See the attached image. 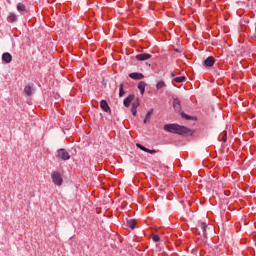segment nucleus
I'll use <instances>...</instances> for the list:
<instances>
[{"label":"nucleus","mask_w":256,"mask_h":256,"mask_svg":"<svg viewBox=\"0 0 256 256\" xmlns=\"http://www.w3.org/2000/svg\"><path fill=\"white\" fill-rule=\"evenodd\" d=\"M139 99H137L136 101H134L133 103H132V108L133 109H137V107H139Z\"/></svg>","instance_id":"a878e982"},{"label":"nucleus","mask_w":256,"mask_h":256,"mask_svg":"<svg viewBox=\"0 0 256 256\" xmlns=\"http://www.w3.org/2000/svg\"><path fill=\"white\" fill-rule=\"evenodd\" d=\"M136 147L138 148V149H140L141 151H144L145 153H147V147H145V146H143L142 144H139V143H137L136 144Z\"/></svg>","instance_id":"b1692460"},{"label":"nucleus","mask_w":256,"mask_h":256,"mask_svg":"<svg viewBox=\"0 0 256 256\" xmlns=\"http://www.w3.org/2000/svg\"><path fill=\"white\" fill-rule=\"evenodd\" d=\"M2 61H4V63H11V61H13V56L11 53L5 52L2 54Z\"/></svg>","instance_id":"1a4fd4ad"},{"label":"nucleus","mask_w":256,"mask_h":256,"mask_svg":"<svg viewBox=\"0 0 256 256\" xmlns=\"http://www.w3.org/2000/svg\"><path fill=\"white\" fill-rule=\"evenodd\" d=\"M152 241H154V243H159L161 241V238L159 237V235H153L152 236Z\"/></svg>","instance_id":"393cba45"},{"label":"nucleus","mask_w":256,"mask_h":256,"mask_svg":"<svg viewBox=\"0 0 256 256\" xmlns=\"http://www.w3.org/2000/svg\"><path fill=\"white\" fill-rule=\"evenodd\" d=\"M136 59L137 61H149V59H151V54L149 53L138 54L136 55Z\"/></svg>","instance_id":"423d86ee"},{"label":"nucleus","mask_w":256,"mask_h":256,"mask_svg":"<svg viewBox=\"0 0 256 256\" xmlns=\"http://www.w3.org/2000/svg\"><path fill=\"white\" fill-rule=\"evenodd\" d=\"M170 133L174 135H179L180 137H193L195 130L193 129H167Z\"/></svg>","instance_id":"f257e3e1"},{"label":"nucleus","mask_w":256,"mask_h":256,"mask_svg":"<svg viewBox=\"0 0 256 256\" xmlns=\"http://www.w3.org/2000/svg\"><path fill=\"white\" fill-rule=\"evenodd\" d=\"M215 57L213 56H208L204 61H203V66L204 67H213L215 65Z\"/></svg>","instance_id":"20e7f679"},{"label":"nucleus","mask_w":256,"mask_h":256,"mask_svg":"<svg viewBox=\"0 0 256 256\" xmlns=\"http://www.w3.org/2000/svg\"><path fill=\"white\" fill-rule=\"evenodd\" d=\"M163 129H187L185 126H179L177 124H166Z\"/></svg>","instance_id":"9b49d317"},{"label":"nucleus","mask_w":256,"mask_h":256,"mask_svg":"<svg viewBox=\"0 0 256 256\" xmlns=\"http://www.w3.org/2000/svg\"><path fill=\"white\" fill-rule=\"evenodd\" d=\"M218 141H222L223 143H227V131H223L219 137H218Z\"/></svg>","instance_id":"2eb2a0df"},{"label":"nucleus","mask_w":256,"mask_h":256,"mask_svg":"<svg viewBox=\"0 0 256 256\" xmlns=\"http://www.w3.org/2000/svg\"><path fill=\"white\" fill-rule=\"evenodd\" d=\"M33 84H28L25 86L24 88V93L25 95H27L28 97H31V95H33Z\"/></svg>","instance_id":"9d476101"},{"label":"nucleus","mask_w":256,"mask_h":256,"mask_svg":"<svg viewBox=\"0 0 256 256\" xmlns=\"http://www.w3.org/2000/svg\"><path fill=\"white\" fill-rule=\"evenodd\" d=\"M164 87H167V84H165V81L161 80V81L157 82L156 89L158 91L163 89Z\"/></svg>","instance_id":"a211bd4d"},{"label":"nucleus","mask_w":256,"mask_h":256,"mask_svg":"<svg viewBox=\"0 0 256 256\" xmlns=\"http://www.w3.org/2000/svg\"><path fill=\"white\" fill-rule=\"evenodd\" d=\"M187 81V77L179 76L174 78V83H185Z\"/></svg>","instance_id":"f3484780"},{"label":"nucleus","mask_w":256,"mask_h":256,"mask_svg":"<svg viewBox=\"0 0 256 256\" xmlns=\"http://www.w3.org/2000/svg\"><path fill=\"white\" fill-rule=\"evenodd\" d=\"M8 21H10V23H15V21H17V15L10 14L8 17Z\"/></svg>","instance_id":"4be33fe9"},{"label":"nucleus","mask_w":256,"mask_h":256,"mask_svg":"<svg viewBox=\"0 0 256 256\" xmlns=\"http://www.w3.org/2000/svg\"><path fill=\"white\" fill-rule=\"evenodd\" d=\"M58 157L62 159L63 161H69L71 159V155H69V152L67 150L61 148L58 150Z\"/></svg>","instance_id":"7ed1b4c3"},{"label":"nucleus","mask_w":256,"mask_h":256,"mask_svg":"<svg viewBox=\"0 0 256 256\" xmlns=\"http://www.w3.org/2000/svg\"><path fill=\"white\" fill-rule=\"evenodd\" d=\"M202 231H203V237L204 239H207V223L202 222L200 225Z\"/></svg>","instance_id":"dca6fc26"},{"label":"nucleus","mask_w":256,"mask_h":256,"mask_svg":"<svg viewBox=\"0 0 256 256\" xmlns=\"http://www.w3.org/2000/svg\"><path fill=\"white\" fill-rule=\"evenodd\" d=\"M176 53H179V49H175Z\"/></svg>","instance_id":"c756f323"},{"label":"nucleus","mask_w":256,"mask_h":256,"mask_svg":"<svg viewBox=\"0 0 256 256\" xmlns=\"http://www.w3.org/2000/svg\"><path fill=\"white\" fill-rule=\"evenodd\" d=\"M151 115H153V109H151L147 114L144 119V123H149L151 121Z\"/></svg>","instance_id":"412c9836"},{"label":"nucleus","mask_w":256,"mask_h":256,"mask_svg":"<svg viewBox=\"0 0 256 256\" xmlns=\"http://www.w3.org/2000/svg\"><path fill=\"white\" fill-rule=\"evenodd\" d=\"M17 10L22 11L23 13H25V11H27V6H25V4H23V3H18L17 4Z\"/></svg>","instance_id":"aec40b11"},{"label":"nucleus","mask_w":256,"mask_h":256,"mask_svg":"<svg viewBox=\"0 0 256 256\" xmlns=\"http://www.w3.org/2000/svg\"><path fill=\"white\" fill-rule=\"evenodd\" d=\"M131 113L134 117L137 116V108H131Z\"/></svg>","instance_id":"cd10ccee"},{"label":"nucleus","mask_w":256,"mask_h":256,"mask_svg":"<svg viewBox=\"0 0 256 256\" xmlns=\"http://www.w3.org/2000/svg\"><path fill=\"white\" fill-rule=\"evenodd\" d=\"M173 108L176 111V113H181V100H179V98H174Z\"/></svg>","instance_id":"0eeeda50"},{"label":"nucleus","mask_w":256,"mask_h":256,"mask_svg":"<svg viewBox=\"0 0 256 256\" xmlns=\"http://www.w3.org/2000/svg\"><path fill=\"white\" fill-rule=\"evenodd\" d=\"M180 115L182 119H186L187 121H192L193 119H195V117L189 116L185 112H180Z\"/></svg>","instance_id":"6ab92c4d"},{"label":"nucleus","mask_w":256,"mask_h":256,"mask_svg":"<svg viewBox=\"0 0 256 256\" xmlns=\"http://www.w3.org/2000/svg\"><path fill=\"white\" fill-rule=\"evenodd\" d=\"M146 153H150V155H154V153H157V150H151V149L147 148Z\"/></svg>","instance_id":"bb28decb"},{"label":"nucleus","mask_w":256,"mask_h":256,"mask_svg":"<svg viewBox=\"0 0 256 256\" xmlns=\"http://www.w3.org/2000/svg\"><path fill=\"white\" fill-rule=\"evenodd\" d=\"M51 177L54 185H58V187H61V185H63V177L61 176V173L54 172L51 174Z\"/></svg>","instance_id":"f03ea898"},{"label":"nucleus","mask_w":256,"mask_h":256,"mask_svg":"<svg viewBox=\"0 0 256 256\" xmlns=\"http://www.w3.org/2000/svg\"><path fill=\"white\" fill-rule=\"evenodd\" d=\"M100 107L104 110L105 113H111V108L109 107V103L106 100H101Z\"/></svg>","instance_id":"6e6552de"},{"label":"nucleus","mask_w":256,"mask_h":256,"mask_svg":"<svg viewBox=\"0 0 256 256\" xmlns=\"http://www.w3.org/2000/svg\"><path fill=\"white\" fill-rule=\"evenodd\" d=\"M124 85L120 84L119 86V97H123L125 95V90L123 89Z\"/></svg>","instance_id":"5701e85b"},{"label":"nucleus","mask_w":256,"mask_h":256,"mask_svg":"<svg viewBox=\"0 0 256 256\" xmlns=\"http://www.w3.org/2000/svg\"><path fill=\"white\" fill-rule=\"evenodd\" d=\"M130 79H134V81H141V79H145V75L139 72H133L129 74Z\"/></svg>","instance_id":"39448f33"},{"label":"nucleus","mask_w":256,"mask_h":256,"mask_svg":"<svg viewBox=\"0 0 256 256\" xmlns=\"http://www.w3.org/2000/svg\"><path fill=\"white\" fill-rule=\"evenodd\" d=\"M147 87V83L143 82V81H140L138 83V89L141 93V95H144L145 94V88Z\"/></svg>","instance_id":"ddd939ff"},{"label":"nucleus","mask_w":256,"mask_h":256,"mask_svg":"<svg viewBox=\"0 0 256 256\" xmlns=\"http://www.w3.org/2000/svg\"><path fill=\"white\" fill-rule=\"evenodd\" d=\"M135 99L134 94H130L128 97L124 99V106L129 107L131 105V102Z\"/></svg>","instance_id":"f8f14e48"},{"label":"nucleus","mask_w":256,"mask_h":256,"mask_svg":"<svg viewBox=\"0 0 256 256\" xmlns=\"http://www.w3.org/2000/svg\"><path fill=\"white\" fill-rule=\"evenodd\" d=\"M176 73L175 72H171V77H176Z\"/></svg>","instance_id":"c85d7f7f"},{"label":"nucleus","mask_w":256,"mask_h":256,"mask_svg":"<svg viewBox=\"0 0 256 256\" xmlns=\"http://www.w3.org/2000/svg\"><path fill=\"white\" fill-rule=\"evenodd\" d=\"M137 225V220L136 219H130L127 220V226L132 229V231L135 229V226Z\"/></svg>","instance_id":"4468645a"}]
</instances>
